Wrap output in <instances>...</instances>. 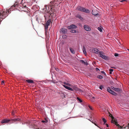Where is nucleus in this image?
Listing matches in <instances>:
<instances>
[{"label": "nucleus", "instance_id": "1", "mask_svg": "<svg viewBox=\"0 0 129 129\" xmlns=\"http://www.w3.org/2000/svg\"><path fill=\"white\" fill-rule=\"evenodd\" d=\"M77 10L86 13H89L90 11L88 9H86L84 7L80 6H78L76 8Z\"/></svg>", "mask_w": 129, "mask_h": 129}, {"label": "nucleus", "instance_id": "2", "mask_svg": "<svg viewBox=\"0 0 129 129\" xmlns=\"http://www.w3.org/2000/svg\"><path fill=\"white\" fill-rule=\"evenodd\" d=\"M110 116L112 118V120H111V121L112 123H113L117 126L118 127H121V128H122V127H121L117 123V121L116 120L114 119V117L111 114H110Z\"/></svg>", "mask_w": 129, "mask_h": 129}, {"label": "nucleus", "instance_id": "3", "mask_svg": "<svg viewBox=\"0 0 129 129\" xmlns=\"http://www.w3.org/2000/svg\"><path fill=\"white\" fill-rule=\"evenodd\" d=\"M103 53L102 52H100V54H99V56L103 59L106 60L107 59L108 57L105 55H103Z\"/></svg>", "mask_w": 129, "mask_h": 129}, {"label": "nucleus", "instance_id": "4", "mask_svg": "<svg viewBox=\"0 0 129 129\" xmlns=\"http://www.w3.org/2000/svg\"><path fill=\"white\" fill-rule=\"evenodd\" d=\"M107 91L109 93L114 95L116 96L117 95V93L111 90L110 87H108L107 88Z\"/></svg>", "mask_w": 129, "mask_h": 129}, {"label": "nucleus", "instance_id": "5", "mask_svg": "<svg viewBox=\"0 0 129 129\" xmlns=\"http://www.w3.org/2000/svg\"><path fill=\"white\" fill-rule=\"evenodd\" d=\"M51 22V20L50 19L48 20L47 22L45 24V29L46 30L47 29L48 26L50 24Z\"/></svg>", "mask_w": 129, "mask_h": 129}, {"label": "nucleus", "instance_id": "6", "mask_svg": "<svg viewBox=\"0 0 129 129\" xmlns=\"http://www.w3.org/2000/svg\"><path fill=\"white\" fill-rule=\"evenodd\" d=\"M92 50V52H93L96 54H98L99 53V54H100V51L99 50L95 48L93 49Z\"/></svg>", "mask_w": 129, "mask_h": 129}, {"label": "nucleus", "instance_id": "7", "mask_svg": "<svg viewBox=\"0 0 129 129\" xmlns=\"http://www.w3.org/2000/svg\"><path fill=\"white\" fill-rule=\"evenodd\" d=\"M92 14L95 16L97 15L98 14V11L96 10H93L92 11Z\"/></svg>", "mask_w": 129, "mask_h": 129}, {"label": "nucleus", "instance_id": "8", "mask_svg": "<svg viewBox=\"0 0 129 129\" xmlns=\"http://www.w3.org/2000/svg\"><path fill=\"white\" fill-rule=\"evenodd\" d=\"M77 26L74 25L72 24L70 26H68V29H71L73 28H76Z\"/></svg>", "mask_w": 129, "mask_h": 129}, {"label": "nucleus", "instance_id": "9", "mask_svg": "<svg viewBox=\"0 0 129 129\" xmlns=\"http://www.w3.org/2000/svg\"><path fill=\"white\" fill-rule=\"evenodd\" d=\"M84 29L87 31H89L91 30L90 27L87 25H84Z\"/></svg>", "mask_w": 129, "mask_h": 129}, {"label": "nucleus", "instance_id": "10", "mask_svg": "<svg viewBox=\"0 0 129 129\" xmlns=\"http://www.w3.org/2000/svg\"><path fill=\"white\" fill-rule=\"evenodd\" d=\"M61 30L62 33L64 34H66L67 33V29L64 28H62L61 29Z\"/></svg>", "mask_w": 129, "mask_h": 129}, {"label": "nucleus", "instance_id": "11", "mask_svg": "<svg viewBox=\"0 0 129 129\" xmlns=\"http://www.w3.org/2000/svg\"><path fill=\"white\" fill-rule=\"evenodd\" d=\"M80 62L84 64L87 66L88 65V63L86 61V62L84 61L83 60H80Z\"/></svg>", "mask_w": 129, "mask_h": 129}, {"label": "nucleus", "instance_id": "12", "mask_svg": "<svg viewBox=\"0 0 129 129\" xmlns=\"http://www.w3.org/2000/svg\"><path fill=\"white\" fill-rule=\"evenodd\" d=\"M27 124H28V125H29V127L30 128H31L32 127V123L31 121H28V122L27 123Z\"/></svg>", "mask_w": 129, "mask_h": 129}, {"label": "nucleus", "instance_id": "13", "mask_svg": "<svg viewBox=\"0 0 129 129\" xmlns=\"http://www.w3.org/2000/svg\"><path fill=\"white\" fill-rule=\"evenodd\" d=\"M10 120L7 119H5L2 120L1 122L2 123H7Z\"/></svg>", "mask_w": 129, "mask_h": 129}, {"label": "nucleus", "instance_id": "14", "mask_svg": "<svg viewBox=\"0 0 129 129\" xmlns=\"http://www.w3.org/2000/svg\"><path fill=\"white\" fill-rule=\"evenodd\" d=\"M45 8L43 9V11H47V12H48L49 11V10L47 9L46 6H45Z\"/></svg>", "mask_w": 129, "mask_h": 129}, {"label": "nucleus", "instance_id": "15", "mask_svg": "<svg viewBox=\"0 0 129 129\" xmlns=\"http://www.w3.org/2000/svg\"><path fill=\"white\" fill-rule=\"evenodd\" d=\"M20 120V119L19 118H17L16 119H11L10 121H14L16 122V121H19Z\"/></svg>", "mask_w": 129, "mask_h": 129}, {"label": "nucleus", "instance_id": "16", "mask_svg": "<svg viewBox=\"0 0 129 129\" xmlns=\"http://www.w3.org/2000/svg\"><path fill=\"white\" fill-rule=\"evenodd\" d=\"M70 50L71 52L73 54L75 53V51L71 47L70 48Z\"/></svg>", "mask_w": 129, "mask_h": 129}, {"label": "nucleus", "instance_id": "17", "mask_svg": "<svg viewBox=\"0 0 129 129\" xmlns=\"http://www.w3.org/2000/svg\"><path fill=\"white\" fill-rule=\"evenodd\" d=\"M83 52L84 54H86V49L84 46H83Z\"/></svg>", "mask_w": 129, "mask_h": 129}, {"label": "nucleus", "instance_id": "18", "mask_svg": "<svg viewBox=\"0 0 129 129\" xmlns=\"http://www.w3.org/2000/svg\"><path fill=\"white\" fill-rule=\"evenodd\" d=\"M114 90L116 92H120V89L119 88H115Z\"/></svg>", "mask_w": 129, "mask_h": 129}, {"label": "nucleus", "instance_id": "19", "mask_svg": "<svg viewBox=\"0 0 129 129\" xmlns=\"http://www.w3.org/2000/svg\"><path fill=\"white\" fill-rule=\"evenodd\" d=\"M71 32L73 33H77V31L75 30V29H73L71 30Z\"/></svg>", "mask_w": 129, "mask_h": 129}, {"label": "nucleus", "instance_id": "20", "mask_svg": "<svg viewBox=\"0 0 129 129\" xmlns=\"http://www.w3.org/2000/svg\"><path fill=\"white\" fill-rule=\"evenodd\" d=\"M26 81L28 83H32V80H27Z\"/></svg>", "mask_w": 129, "mask_h": 129}, {"label": "nucleus", "instance_id": "21", "mask_svg": "<svg viewBox=\"0 0 129 129\" xmlns=\"http://www.w3.org/2000/svg\"><path fill=\"white\" fill-rule=\"evenodd\" d=\"M76 17H77L81 19H83V18L81 16L79 15V14L77 15Z\"/></svg>", "mask_w": 129, "mask_h": 129}, {"label": "nucleus", "instance_id": "22", "mask_svg": "<svg viewBox=\"0 0 129 129\" xmlns=\"http://www.w3.org/2000/svg\"><path fill=\"white\" fill-rule=\"evenodd\" d=\"M62 37L63 39H66L67 37V36L66 35L64 34L62 36Z\"/></svg>", "mask_w": 129, "mask_h": 129}, {"label": "nucleus", "instance_id": "23", "mask_svg": "<svg viewBox=\"0 0 129 129\" xmlns=\"http://www.w3.org/2000/svg\"><path fill=\"white\" fill-rule=\"evenodd\" d=\"M63 83L65 84H66V85H68V86H71V85L69 83H66V82H63Z\"/></svg>", "mask_w": 129, "mask_h": 129}, {"label": "nucleus", "instance_id": "24", "mask_svg": "<svg viewBox=\"0 0 129 129\" xmlns=\"http://www.w3.org/2000/svg\"><path fill=\"white\" fill-rule=\"evenodd\" d=\"M94 99L95 98L94 97H92V98L91 100V101L92 102H94L95 101Z\"/></svg>", "mask_w": 129, "mask_h": 129}, {"label": "nucleus", "instance_id": "25", "mask_svg": "<svg viewBox=\"0 0 129 129\" xmlns=\"http://www.w3.org/2000/svg\"><path fill=\"white\" fill-rule=\"evenodd\" d=\"M102 120L104 122V124H105V123L106 122V119L105 118H103L102 119Z\"/></svg>", "mask_w": 129, "mask_h": 129}, {"label": "nucleus", "instance_id": "26", "mask_svg": "<svg viewBox=\"0 0 129 129\" xmlns=\"http://www.w3.org/2000/svg\"><path fill=\"white\" fill-rule=\"evenodd\" d=\"M36 17L37 20L39 21V20L38 18V17H39V16L38 15H37L36 16Z\"/></svg>", "mask_w": 129, "mask_h": 129}, {"label": "nucleus", "instance_id": "27", "mask_svg": "<svg viewBox=\"0 0 129 129\" xmlns=\"http://www.w3.org/2000/svg\"><path fill=\"white\" fill-rule=\"evenodd\" d=\"M98 78L99 79H102L103 78V77L101 75H99L98 76Z\"/></svg>", "mask_w": 129, "mask_h": 129}, {"label": "nucleus", "instance_id": "28", "mask_svg": "<svg viewBox=\"0 0 129 129\" xmlns=\"http://www.w3.org/2000/svg\"><path fill=\"white\" fill-rule=\"evenodd\" d=\"M77 100L79 101V102H80L81 103L82 102V100L81 99H80L79 98L77 97Z\"/></svg>", "mask_w": 129, "mask_h": 129}, {"label": "nucleus", "instance_id": "29", "mask_svg": "<svg viewBox=\"0 0 129 129\" xmlns=\"http://www.w3.org/2000/svg\"><path fill=\"white\" fill-rule=\"evenodd\" d=\"M63 86L65 88H66V89H68L69 88V87L66 86V85H63Z\"/></svg>", "mask_w": 129, "mask_h": 129}, {"label": "nucleus", "instance_id": "30", "mask_svg": "<svg viewBox=\"0 0 129 129\" xmlns=\"http://www.w3.org/2000/svg\"><path fill=\"white\" fill-rule=\"evenodd\" d=\"M98 30L100 31V32H101L102 31V28L100 27H98Z\"/></svg>", "mask_w": 129, "mask_h": 129}, {"label": "nucleus", "instance_id": "31", "mask_svg": "<svg viewBox=\"0 0 129 129\" xmlns=\"http://www.w3.org/2000/svg\"><path fill=\"white\" fill-rule=\"evenodd\" d=\"M99 88L100 89L102 90V89L104 88V87L103 85H101L99 87Z\"/></svg>", "mask_w": 129, "mask_h": 129}, {"label": "nucleus", "instance_id": "32", "mask_svg": "<svg viewBox=\"0 0 129 129\" xmlns=\"http://www.w3.org/2000/svg\"><path fill=\"white\" fill-rule=\"evenodd\" d=\"M114 55L115 56H119V54L118 53H114Z\"/></svg>", "mask_w": 129, "mask_h": 129}, {"label": "nucleus", "instance_id": "33", "mask_svg": "<svg viewBox=\"0 0 129 129\" xmlns=\"http://www.w3.org/2000/svg\"><path fill=\"white\" fill-rule=\"evenodd\" d=\"M92 122V123H93L95 125L97 126L98 127L100 128H101L100 127H99L98 126V125H97V124L95 123L94 122Z\"/></svg>", "mask_w": 129, "mask_h": 129}, {"label": "nucleus", "instance_id": "34", "mask_svg": "<svg viewBox=\"0 0 129 129\" xmlns=\"http://www.w3.org/2000/svg\"><path fill=\"white\" fill-rule=\"evenodd\" d=\"M68 89L69 90H71V91H73V89L70 87H69Z\"/></svg>", "mask_w": 129, "mask_h": 129}, {"label": "nucleus", "instance_id": "35", "mask_svg": "<svg viewBox=\"0 0 129 129\" xmlns=\"http://www.w3.org/2000/svg\"><path fill=\"white\" fill-rule=\"evenodd\" d=\"M101 73L103 74H104L105 75H106L105 73L103 71H102L101 72Z\"/></svg>", "mask_w": 129, "mask_h": 129}, {"label": "nucleus", "instance_id": "36", "mask_svg": "<svg viewBox=\"0 0 129 129\" xmlns=\"http://www.w3.org/2000/svg\"><path fill=\"white\" fill-rule=\"evenodd\" d=\"M115 87H114L113 86H112L111 87V88L112 89H113V90H114V89H115Z\"/></svg>", "mask_w": 129, "mask_h": 129}, {"label": "nucleus", "instance_id": "37", "mask_svg": "<svg viewBox=\"0 0 129 129\" xmlns=\"http://www.w3.org/2000/svg\"><path fill=\"white\" fill-rule=\"evenodd\" d=\"M119 1L121 2H123L124 1H126V0H119Z\"/></svg>", "mask_w": 129, "mask_h": 129}, {"label": "nucleus", "instance_id": "38", "mask_svg": "<svg viewBox=\"0 0 129 129\" xmlns=\"http://www.w3.org/2000/svg\"><path fill=\"white\" fill-rule=\"evenodd\" d=\"M88 107H89V109H90L91 110H92V108L91 106H89Z\"/></svg>", "mask_w": 129, "mask_h": 129}, {"label": "nucleus", "instance_id": "39", "mask_svg": "<svg viewBox=\"0 0 129 129\" xmlns=\"http://www.w3.org/2000/svg\"><path fill=\"white\" fill-rule=\"evenodd\" d=\"M4 82H5V81H2V82H1L2 84V85L4 84Z\"/></svg>", "mask_w": 129, "mask_h": 129}, {"label": "nucleus", "instance_id": "40", "mask_svg": "<svg viewBox=\"0 0 129 129\" xmlns=\"http://www.w3.org/2000/svg\"><path fill=\"white\" fill-rule=\"evenodd\" d=\"M111 72H113V70L112 69H110L109 70Z\"/></svg>", "mask_w": 129, "mask_h": 129}, {"label": "nucleus", "instance_id": "41", "mask_svg": "<svg viewBox=\"0 0 129 129\" xmlns=\"http://www.w3.org/2000/svg\"><path fill=\"white\" fill-rule=\"evenodd\" d=\"M12 115H14V111H12Z\"/></svg>", "mask_w": 129, "mask_h": 129}, {"label": "nucleus", "instance_id": "42", "mask_svg": "<svg viewBox=\"0 0 129 129\" xmlns=\"http://www.w3.org/2000/svg\"><path fill=\"white\" fill-rule=\"evenodd\" d=\"M96 70L97 71H100L99 69H98V68H96Z\"/></svg>", "mask_w": 129, "mask_h": 129}, {"label": "nucleus", "instance_id": "43", "mask_svg": "<svg viewBox=\"0 0 129 129\" xmlns=\"http://www.w3.org/2000/svg\"><path fill=\"white\" fill-rule=\"evenodd\" d=\"M42 122L43 123L45 122H46V121H44V120H42Z\"/></svg>", "mask_w": 129, "mask_h": 129}, {"label": "nucleus", "instance_id": "44", "mask_svg": "<svg viewBox=\"0 0 129 129\" xmlns=\"http://www.w3.org/2000/svg\"><path fill=\"white\" fill-rule=\"evenodd\" d=\"M106 126L107 127H109V125L108 124H106Z\"/></svg>", "mask_w": 129, "mask_h": 129}, {"label": "nucleus", "instance_id": "45", "mask_svg": "<svg viewBox=\"0 0 129 129\" xmlns=\"http://www.w3.org/2000/svg\"><path fill=\"white\" fill-rule=\"evenodd\" d=\"M128 129H129V123L128 124Z\"/></svg>", "mask_w": 129, "mask_h": 129}, {"label": "nucleus", "instance_id": "46", "mask_svg": "<svg viewBox=\"0 0 129 129\" xmlns=\"http://www.w3.org/2000/svg\"><path fill=\"white\" fill-rule=\"evenodd\" d=\"M109 73L110 74H112V72H111L110 71Z\"/></svg>", "mask_w": 129, "mask_h": 129}, {"label": "nucleus", "instance_id": "47", "mask_svg": "<svg viewBox=\"0 0 129 129\" xmlns=\"http://www.w3.org/2000/svg\"><path fill=\"white\" fill-rule=\"evenodd\" d=\"M45 35H46V34H47V32H46H46L45 33Z\"/></svg>", "mask_w": 129, "mask_h": 129}, {"label": "nucleus", "instance_id": "48", "mask_svg": "<svg viewBox=\"0 0 129 129\" xmlns=\"http://www.w3.org/2000/svg\"><path fill=\"white\" fill-rule=\"evenodd\" d=\"M38 12V11H35L36 13H37Z\"/></svg>", "mask_w": 129, "mask_h": 129}, {"label": "nucleus", "instance_id": "49", "mask_svg": "<svg viewBox=\"0 0 129 129\" xmlns=\"http://www.w3.org/2000/svg\"><path fill=\"white\" fill-rule=\"evenodd\" d=\"M35 6H33V8H35Z\"/></svg>", "mask_w": 129, "mask_h": 129}, {"label": "nucleus", "instance_id": "50", "mask_svg": "<svg viewBox=\"0 0 129 129\" xmlns=\"http://www.w3.org/2000/svg\"><path fill=\"white\" fill-rule=\"evenodd\" d=\"M31 21L32 23V20H31Z\"/></svg>", "mask_w": 129, "mask_h": 129}, {"label": "nucleus", "instance_id": "51", "mask_svg": "<svg viewBox=\"0 0 129 129\" xmlns=\"http://www.w3.org/2000/svg\"><path fill=\"white\" fill-rule=\"evenodd\" d=\"M29 1H31V0H29Z\"/></svg>", "mask_w": 129, "mask_h": 129}, {"label": "nucleus", "instance_id": "52", "mask_svg": "<svg viewBox=\"0 0 129 129\" xmlns=\"http://www.w3.org/2000/svg\"><path fill=\"white\" fill-rule=\"evenodd\" d=\"M128 50H129V49H128Z\"/></svg>", "mask_w": 129, "mask_h": 129}]
</instances>
